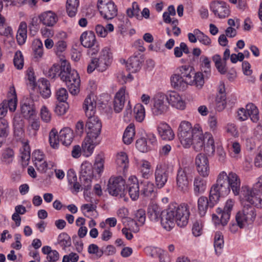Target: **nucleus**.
Listing matches in <instances>:
<instances>
[{
  "mask_svg": "<svg viewBox=\"0 0 262 262\" xmlns=\"http://www.w3.org/2000/svg\"><path fill=\"white\" fill-rule=\"evenodd\" d=\"M241 180L233 172L228 174L224 171L217 176L216 183L211 187L209 200L206 196H200L198 200V212L201 216L205 215L209 208H213L219 201L220 198L229 194L231 190L235 195L240 192Z\"/></svg>",
  "mask_w": 262,
  "mask_h": 262,
  "instance_id": "1",
  "label": "nucleus"
},
{
  "mask_svg": "<svg viewBox=\"0 0 262 262\" xmlns=\"http://www.w3.org/2000/svg\"><path fill=\"white\" fill-rule=\"evenodd\" d=\"M190 212L188 205L176 203L171 204L165 210L161 211L157 205L148 207L147 215L151 221H157L161 217L162 227L167 231H170L174 226L175 223L180 227H183L188 223Z\"/></svg>",
  "mask_w": 262,
  "mask_h": 262,
  "instance_id": "2",
  "label": "nucleus"
},
{
  "mask_svg": "<svg viewBox=\"0 0 262 262\" xmlns=\"http://www.w3.org/2000/svg\"><path fill=\"white\" fill-rule=\"evenodd\" d=\"M95 108L96 102L90 97H87L83 103V109L88 118L85 125L87 136L98 138L101 130L102 123L99 118L94 115Z\"/></svg>",
  "mask_w": 262,
  "mask_h": 262,
  "instance_id": "3",
  "label": "nucleus"
},
{
  "mask_svg": "<svg viewBox=\"0 0 262 262\" xmlns=\"http://www.w3.org/2000/svg\"><path fill=\"white\" fill-rule=\"evenodd\" d=\"M191 138V145H193L195 151H200L204 148L209 154H213L215 152L214 139L210 133L206 132L203 134L202 130L194 127L193 137Z\"/></svg>",
  "mask_w": 262,
  "mask_h": 262,
  "instance_id": "4",
  "label": "nucleus"
},
{
  "mask_svg": "<svg viewBox=\"0 0 262 262\" xmlns=\"http://www.w3.org/2000/svg\"><path fill=\"white\" fill-rule=\"evenodd\" d=\"M62 71L59 74L61 80L66 82L69 91L72 95L79 92L80 80L77 71L72 70L70 64L66 61L62 62Z\"/></svg>",
  "mask_w": 262,
  "mask_h": 262,
  "instance_id": "5",
  "label": "nucleus"
},
{
  "mask_svg": "<svg viewBox=\"0 0 262 262\" xmlns=\"http://www.w3.org/2000/svg\"><path fill=\"white\" fill-rule=\"evenodd\" d=\"M238 195L242 199L243 207L242 210L236 213L235 221L240 228H243L248 225L251 224L255 220L256 216L254 206L250 204L248 201L244 200L241 196V188Z\"/></svg>",
  "mask_w": 262,
  "mask_h": 262,
  "instance_id": "6",
  "label": "nucleus"
},
{
  "mask_svg": "<svg viewBox=\"0 0 262 262\" xmlns=\"http://www.w3.org/2000/svg\"><path fill=\"white\" fill-rule=\"evenodd\" d=\"M193 172L191 166L179 167L177 172L176 184L180 191L185 192L188 190L189 179L191 178Z\"/></svg>",
  "mask_w": 262,
  "mask_h": 262,
  "instance_id": "7",
  "label": "nucleus"
},
{
  "mask_svg": "<svg viewBox=\"0 0 262 262\" xmlns=\"http://www.w3.org/2000/svg\"><path fill=\"white\" fill-rule=\"evenodd\" d=\"M125 182L122 177H111L107 184V190L109 193L113 196L120 198H124V200L127 201L125 198Z\"/></svg>",
  "mask_w": 262,
  "mask_h": 262,
  "instance_id": "8",
  "label": "nucleus"
},
{
  "mask_svg": "<svg viewBox=\"0 0 262 262\" xmlns=\"http://www.w3.org/2000/svg\"><path fill=\"white\" fill-rule=\"evenodd\" d=\"M172 167L165 162H159L156 168L155 178L156 186L161 188L167 181L169 172L172 170Z\"/></svg>",
  "mask_w": 262,
  "mask_h": 262,
  "instance_id": "9",
  "label": "nucleus"
},
{
  "mask_svg": "<svg viewBox=\"0 0 262 262\" xmlns=\"http://www.w3.org/2000/svg\"><path fill=\"white\" fill-rule=\"evenodd\" d=\"M194 127L187 121H183L178 128V137L181 143L185 148H188L191 145V138L193 137Z\"/></svg>",
  "mask_w": 262,
  "mask_h": 262,
  "instance_id": "10",
  "label": "nucleus"
},
{
  "mask_svg": "<svg viewBox=\"0 0 262 262\" xmlns=\"http://www.w3.org/2000/svg\"><path fill=\"white\" fill-rule=\"evenodd\" d=\"M234 204V201L229 199L226 201L223 210L220 208H217L218 215H212V220L216 225L221 224L223 226H225L227 224Z\"/></svg>",
  "mask_w": 262,
  "mask_h": 262,
  "instance_id": "11",
  "label": "nucleus"
},
{
  "mask_svg": "<svg viewBox=\"0 0 262 262\" xmlns=\"http://www.w3.org/2000/svg\"><path fill=\"white\" fill-rule=\"evenodd\" d=\"M151 111L155 116H159L166 113L169 105L166 95L163 93L156 94L152 100Z\"/></svg>",
  "mask_w": 262,
  "mask_h": 262,
  "instance_id": "12",
  "label": "nucleus"
},
{
  "mask_svg": "<svg viewBox=\"0 0 262 262\" xmlns=\"http://www.w3.org/2000/svg\"><path fill=\"white\" fill-rule=\"evenodd\" d=\"M97 7L104 19H112L117 14V7L111 0H99Z\"/></svg>",
  "mask_w": 262,
  "mask_h": 262,
  "instance_id": "13",
  "label": "nucleus"
},
{
  "mask_svg": "<svg viewBox=\"0 0 262 262\" xmlns=\"http://www.w3.org/2000/svg\"><path fill=\"white\" fill-rule=\"evenodd\" d=\"M261 192L251 191L248 186L241 188V196L244 200L248 201L250 204L257 208H262V199L259 196V193Z\"/></svg>",
  "mask_w": 262,
  "mask_h": 262,
  "instance_id": "14",
  "label": "nucleus"
},
{
  "mask_svg": "<svg viewBox=\"0 0 262 262\" xmlns=\"http://www.w3.org/2000/svg\"><path fill=\"white\" fill-rule=\"evenodd\" d=\"M156 144L157 139L155 135L148 133L146 135L145 137H142L137 140L136 146L141 152H146L152 149Z\"/></svg>",
  "mask_w": 262,
  "mask_h": 262,
  "instance_id": "15",
  "label": "nucleus"
},
{
  "mask_svg": "<svg viewBox=\"0 0 262 262\" xmlns=\"http://www.w3.org/2000/svg\"><path fill=\"white\" fill-rule=\"evenodd\" d=\"M96 59L97 65V70L99 72H103L111 65L112 61V55L109 48H105L101 51L100 55Z\"/></svg>",
  "mask_w": 262,
  "mask_h": 262,
  "instance_id": "16",
  "label": "nucleus"
},
{
  "mask_svg": "<svg viewBox=\"0 0 262 262\" xmlns=\"http://www.w3.org/2000/svg\"><path fill=\"white\" fill-rule=\"evenodd\" d=\"M210 8L214 15H217L221 18L227 17L230 13L229 6L224 1H216L212 2L210 5Z\"/></svg>",
  "mask_w": 262,
  "mask_h": 262,
  "instance_id": "17",
  "label": "nucleus"
},
{
  "mask_svg": "<svg viewBox=\"0 0 262 262\" xmlns=\"http://www.w3.org/2000/svg\"><path fill=\"white\" fill-rule=\"evenodd\" d=\"M195 163L199 174L207 177L209 174V165L207 157L204 154H198L195 160Z\"/></svg>",
  "mask_w": 262,
  "mask_h": 262,
  "instance_id": "18",
  "label": "nucleus"
},
{
  "mask_svg": "<svg viewBox=\"0 0 262 262\" xmlns=\"http://www.w3.org/2000/svg\"><path fill=\"white\" fill-rule=\"evenodd\" d=\"M40 23L45 26L52 27L57 23L58 20L57 14L52 11H47L38 15Z\"/></svg>",
  "mask_w": 262,
  "mask_h": 262,
  "instance_id": "19",
  "label": "nucleus"
},
{
  "mask_svg": "<svg viewBox=\"0 0 262 262\" xmlns=\"http://www.w3.org/2000/svg\"><path fill=\"white\" fill-rule=\"evenodd\" d=\"M99 141L95 137L86 136L82 144V150L86 157L90 156L93 152L95 147L98 144Z\"/></svg>",
  "mask_w": 262,
  "mask_h": 262,
  "instance_id": "20",
  "label": "nucleus"
},
{
  "mask_svg": "<svg viewBox=\"0 0 262 262\" xmlns=\"http://www.w3.org/2000/svg\"><path fill=\"white\" fill-rule=\"evenodd\" d=\"M159 135L163 140L170 141L174 137V134L170 126L165 122H161L157 126Z\"/></svg>",
  "mask_w": 262,
  "mask_h": 262,
  "instance_id": "21",
  "label": "nucleus"
},
{
  "mask_svg": "<svg viewBox=\"0 0 262 262\" xmlns=\"http://www.w3.org/2000/svg\"><path fill=\"white\" fill-rule=\"evenodd\" d=\"M166 95L168 105L171 104L172 106L179 110L185 108V102L178 93L176 92H171Z\"/></svg>",
  "mask_w": 262,
  "mask_h": 262,
  "instance_id": "22",
  "label": "nucleus"
},
{
  "mask_svg": "<svg viewBox=\"0 0 262 262\" xmlns=\"http://www.w3.org/2000/svg\"><path fill=\"white\" fill-rule=\"evenodd\" d=\"M142 62L140 54L130 57L126 63L127 70L131 73H136L141 69Z\"/></svg>",
  "mask_w": 262,
  "mask_h": 262,
  "instance_id": "23",
  "label": "nucleus"
},
{
  "mask_svg": "<svg viewBox=\"0 0 262 262\" xmlns=\"http://www.w3.org/2000/svg\"><path fill=\"white\" fill-rule=\"evenodd\" d=\"M128 193L133 200H136L138 199L140 194V187L139 182L136 177H132L129 179Z\"/></svg>",
  "mask_w": 262,
  "mask_h": 262,
  "instance_id": "24",
  "label": "nucleus"
},
{
  "mask_svg": "<svg viewBox=\"0 0 262 262\" xmlns=\"http://www.w3.org/2000/svg\"><path fill=\"white\" fill-rule=\"evenodd\" d=\"M125 89L122 87L116 93L114 100V108L116 113L120 112L124 107Z\"/></svg>",
  "mask_w": 262,
  "mask_h": 262,
  "instance_id": "25",
  "label": "nucleus"
},
{
  "mask_svg": "<svg viewBox=\"0 0 262 262\" xmlns=\"http://www.w3.org/2000/svg\"><path fill=\"white\" fill-rule=\"evenodd\" d=\"M21 113L26 119H29L35 115V110L32 100L26 99L21 103Z\"/></svg>",
  "mask_w": 262,
  "mask_h": 262,
  "instance_id": "26",
  "label": "nucleus"
},
{
  "mask_svg": "<svg viewBox=\"0 0 262 262\" xmlns=\"http://www.w3.org/2000/svg\"><path fill=\"white\" fill-rule=\"evenodd\" d=\"M116 164L120 172L125 173L128 166V159L125 152H120L116 156Z\"/></svg>",
  "mask_w": 262,
  "mask_h": 262,
  "instance_id": "27",
  "label": "nucleus"
},
{
  "mask_svg": "<svg viewBox=\"0 0 262 262\" xmlns=\"http://www.w3.org/2000/svg\"><path fill=\"white\" fill-rule=\"evenodd\" d=\"M81 45L85 47H92L95 43H98L96 40V36L93 31H86L83 32L80 36Z\"/></svg>",
  "mask_w": 262,
  "mask_h": 262,
  "instance_id": "28",
  "label": "nucleus"
},
{
  "mask_svg": "<svg viewBox=\"0 0 262 262\" xmlns=\"http://www.w3.org/2000/svg\"><path fill=\"white\" fill-rule=\"evenodd\" d=\"M73 133L71 128L65 127L62 129L59 134V140L64 145H70L73 139Z\"/></svg>",
  "mask_w": 262,
  "mask_h": 262,
  "instance_id": "29",
  "label": "nucleus"
},
{
  "mask_svg": "<svg viewBox=\"0 0 262 262\" xmlns=\"http://www.w3.org/2000/svg\"><path fill=\"white\" fill-rule=\"evenodd\" d=\"M192 67L186 65L182 66L179 69L180 76L183 77L185 82L190 85L193 84V76L194 73L192 72Z\"/></svg>",
  "mask_w": 262,
  "mask_h": 262,
  "instance_id": "30",
  "label": "nucleus"
},
{
  "mask_svg": "<svg viewBox=\"0 0 262 262\" xmlns=\"http://www.w3.org/2000/svg\"><path fill=\"white\" fill-rule=\"evenodd\" d=\"M170 81L172 86L179 90H185L188 85V84L185 82L183 77H181L179 74L172 75L171 76Z\"/></svg>",
  "mask_w": 262,
  "mask_h": 262,
  "instance_id": "31",
  "label": "nucleus"
},
{
  "mask_svg": "<svg viewBox=\"0 0 262 262\" xmlns=\"http://www.w3.org/2000/svg\"><path fill=\"white\" fill-rule=\"evenodd\" d=\"M207 186V182L205 180L199 176L195 177L193 181V190L195 195L198 196L204 193Z\"/></svg>",
  "mask_w": 262,
  "mask_h": 262,
  "instance_id": "32",
  "label": "nucleus"
},
{
  "mask_svg": "<svg viewBox=\"0 0 262 262\" xmlns=\"http://www.w3.org/2000/svg\"><path fill=\"white\" fill-rule=\"evenodd\" d=\"M248 117H250L251 120L256 123L259 120V111L257 106L252 103H249L246 105Z\"/></svg>",
  "mask_w": 262,
  "mask_h": 262,
  "instance_id": "33",
  "label": "nucleus"
},
{
  "mask_svg": "<svg viewBox=\"0 0 262 262\" xmlns=\"http://www.w3.org/2000/svg\"><path fill=\"white\" fill-rule=\"evenodd\" d=\"M141 193L145 196H151L154 193L155 186L152 183L145 180L140 183Z\"/></svg>",
  "mask_w": 262,
  "mask_h": 262,
  "instance_id": "34",
  "label": "nucleus"
},
{
  "mask_svg": "<svg viewBox=\"0 0 262 262\" xmlns=\"http://www.w3.org/2000/svg\"><path fill=\"white\" fill-rule=\"evenodd\" d=\"M27 25L25 21L20 23L16 35L17 40L19 45L24 44L27 38Z\"/></svg>",
  "mask_w": 262,
  "mask_h": 262,
  "instance_id": "35",
  "label": "nucleus"
},
{
  "mask_svg": "<svg viewBox=\"0 0 262 262\" xmlns=\"http://www.w3.org/2000/svg\"><path fill=\"white\" fill-rule=\"evenodd\" d=\"M135 135V126L129 124L125 129L123 136V141L125 144H130L133 141Z\"/></svg>",
  "mask_w": 262,
  "mask_h": 262,
  "instance_id": "36",
  "label": "nucleus"
},
{
  "mask_svg": "<svg viewBox=\"0 0 262 262\" xmlns=\"http://www.w3.org/2000/svg\"><path fill=\"white\" fill-rule=\"evenodd\" d=\"M214 239V247L215 253L217 255H220L224 247V238L222 233L216 232L215 234Z\"/></svg>",
  "mask_w": 262,
  "mask_h": 262,
  "instance_id": "37",
  "label": "nucleus"
},
{
  "mask_svg": "<svg viewBox=\"0 0 262 262\" xmlns=\"http://www.w3.org/2000/svg\"><path fill=\"white\" fill-rule=\"evenodd\" d=\"M50 86L49 81L46 79H43L39 84L38 88L40 94L45 98H48L51 95V92Z\"/></svg>",
  "mask_w": 262,
  "mask_h": 262,
  "instance_id": "38",
  "label": "nucleus"
},
{
  "mask_svg": "<svg viewBox=\"0 0 262 262\" xmlns=\"http://www.w3.org/2000/svg\"><path fill=\"white\" fill-rule=\"evenodd\" d=\"M79 6V0H67V12L70 17L75 16Z\"/></svg>",
  "mask_w": 262,
  "mask_h": 262,
  "instance_id": "39",
  "label": "nucleus"
},
{
  "mask_svg": "<svg viewBox=\"0 0 262 262\" xmlns=\"http://www.w3.org/2000/svg\"><path fill=\"white\" fill-rule=\"evenodd\" d=\"M200 62L202 71L206 74V78H208L211 72L210 60L207 56L202 55L200 57Z\"/></svg>",
  "mask_w": 262,
  "mask_h": 262,
  "instance_id": "40",
  "label": "nucleus"
},
{
  "mask_svg": "<svg viewBox=\"0 0 262 262\" xmlns=\"http://www.w3.org/2000/svg\"><path fill=\"white\" fill-rule=\"evenodd\" d=\"M139 6L136 2L132 4L131 8H129L126 10V13L128 17H136L138 19H142V16L140 15Z\"/></svg>",
  "mask_w": 262,
  "mask_h": 262,
  "instance_id": "41",
  "label": "nucleus"
},
{
  "mask_svg": "<svg viewBox=\"0 0 262 262\" xmlns=\"http://www.w3.org/2000/svg\"><path fill=\"white\" fill-rule=\"evenodd\" d=\"M163 251L160 248L152 246L146 247L144 249L146 255L154 258H158L161 253H163Z\"/></svg>",
  "mask_w": 262,
  "mask_h": 262,
  "instance_id": "42",
  "label": "nucleus"
},
{
  "mask_svg": "<svg viewBox=\"0 0 262 262\" xmlns=\"http://www.w3.org/2000/svg\"><path fill=\"white\" fill-rule=\"evenodd\" d=\"M80 173L83 177H91L93 173V167L89 162H84L81 165Z\"/></svg>",
  "mask_w": 262,
  "mask_h": 262,
  "instance_id": "43",
  "label": "nucleus"
},
{
  "mask_svg": "<svg viewBox=\"0 0 262 262\" xmlns=\"http://www.w3.org/2000/svg\"><path fill=\"white\" fill-rule=\"evenodd\" d=\"M134 111L136 120L140 122H142L145 116L144 106L141 104H137L135 106Z\"/></svg>",
  "mask_w": 262,
  "mask_h": 262,
  "instance_id": "44",
  "label": "nucleus"
},
{
  "mask_svg": "<svg viewBox=\"0 0 262 262\" xmlns=\"http://www.w3.org/2000/svg\"><path fill=\"white\" fill-rule=\"evenodd\" d=\"M14 156L13 150L10 148H7L3 151L1 160L6 164H10L13 161Z\"/></svg>",
  "mask_w": 262,
  "mask_h": 262,
  "instance_id": "45",
  "label": "nucleus"
},
{
  "mask_svg": "<svg viewBox=\"0 0 262 262\" xmlns=\"http://www.w3.org/2000/svg\"><path fill=\"white\" fill-rule=\"evenodd\" d=\"M58 244L63 249H65L71 245V238L67 233H61L58 237Z\"/></svg>",
  "mask_w": 262,
  "mask_h": 262,
  "instance_id": "46",
  "label": "nucleus"
},
{
  "mask_svg": "<svg viewBox=\"0 0 262 262\" xmlns=\"http://www.w3.org/2000/svg\"><path fill=\"white\" fill-rule=\"evenodd\" d=\"M49 139L50 145L54 148L58 147L59 142V135L57 136V132L55 129H52L49 133Z\"/></svg>",
  "mask_w": 262,
  "mask_h": 262,
  "instance_id": "47",
  "label": "nucleus"
},
{
  "mask_svg": "<svg viewBox=\"0 0 262 262\" xmlns=\"http://www.w3.org/2000/svg\"><path fill=\"white\" fill-rule=\"evenodd\" d=\"M135 218L138 223L132 222V223L138 226L143 225L145 221V211L142 209L137 210L135 213Z\"/></svg>",
  "mask_w": 262,
  "mask_h": 262,
  "instance_id": "48",
  "label": "nucleus"
},
{
  "mask_svg": "<svg viewBox=\"0 0 262 262\" xmlns=\"http://www.w3.org/2000/svg\"><path fill=\"white\" fill-rule=\"evenodd\" d=\"M151 165L147 161H143L141 165V172L143 178L148 179L151 175Z\"/></svg>",
  "mask_w": 262,
  "mask_h": 262,
  "instance_id": "49",
  "label": "nucleus"
},
{
  "mask_svg": "<svg viewBox=\"0 0 262 262\" xmlns=\"http://www.w3.org/2000/svg\"><path fill=\"white\" fill-rule=\"evenodd\" d=\"M62 63L61 65L54 64L48 71L47 76L50 78H54L62 71Z\"/></svg>",
  "mask_w": 262,
  "mask_h": 262,
  "instance_id": "50",
  "label": "nucleus"
},
{
  "mask_svg": "<svg viewBox=\"0 0 262 262\" xmlns=\"http://www.w3.org/2000/svg\"><path fill=\"white\" fill-rule=\"evenodd\" d=\"M39 29V25L38 20L37 17H33L31 19L29 24V30L30 33L34 36L35 35Z\"/></svg>",
  "mask_w": 262,
  "mask_h": 262,
  "instance_id": "51",
  "label": "nucleus"
},
{
  "mask_svg": "<svg viewBox=\"0 0 262 262\" xmlns=\"http://www.w3.org/2000/svg\"><path fill=\"white\" fill-rule=\"evenodd\" d=\"M14 66L18 70L23 69L24 66L23 56L20 51H17L13 59Z\"/></svg>",
  "mask_w": 262,
  "mask_h": 262,
  "instance_id": "52",
  "label": "nucleus"
},
{
  "mask_svg": "<svg viewBox=\"0 0 262 262\" xmlns=\"http://www.w3.org/2000/svg\"><path fill=\"white\" fill-rule=\"evenodd\" d=\"M226 95L225 93L218 94L215 101L218 111H222L226 107Z\"/></svg>",
  "mask_w": 262,
  "mask_h": 262,
  "instance_id": "53",
  "label": "nucleus"
},
{
  "mask_svg": "<svg viewBox=\"0 0 262 262\" xmlns=\"http://www.w3.org/2000/svg\"><path fill=\"white\" fill-rule=\"evenodd\" d=\"M206 77V74H203L201 72L195 73L193 76V83H194L197 87L202 88L204 83V78Z\"/></svg>",
  "mask_w": 262,
  "mask_h": 262,
  "instance_id": "54",
  "label": "nucleus"
},
{
  "mask_svg": "<svg viewBox=\"0 0 262 262\" xmlns=\"http://www.w3.org/2000/svg\"><path fill=\"white\" fill-rule=\"evenodd\" d=\"M33 50L35 58H40L42 57L43 54V45L40 40H37L34 42Z\"/></svg>",
  "mask_w": 262,
  "mask_h": 262,
  "instance_id": "55",
  "label": "nucleus"
},
{
  "mask_svg": "<svg viewBox=\"0 0 262 262\" xmlns=\"http://www.w3.org/2000/svg\"><path fill=\"white\" fill-rule=\"evenodd\" d=\"M5 103L6 107L8 109L9 108L11 112L15 111L17 106V98L15 94L12 98L8 99V100H4L3 101Z\"/></svg>",
  "mask_w": 262,
  "mask_h": 262,
  "instance_id": "56",
  "label": "nucleus"
},
{
  "mask_svg": "<svg viewBox=\"0 0 262 262\" xmlns=\"http://www.w3.org/2000/svg\"><path fill=\"white\" fill-rule=\"evenodd\" d=\"M88 251L90 254H95L97 258L101 257L103 255L102 249H100L97 245L94 244L89 246Z\"/></svg>",
  "mask_w": 262,
  "mask_h": 262,
  "instance_id": "57",
  "label": "nucleus"
},
{
  "mask_svg": "<svg viewBox=\"0 0 262 262\" xmlns=\"http://www.w3.org/2000/svg\"><path fill=\"white\" fill-rule=\"evenodd\" d=\"M198 31V40L205 46H210L211 43L210 38L199 29Z\"/></svg>",
  "mask_w": 262,
  "mask_h": 262,
  "instance_id": "58",
  "label": "nucleus"
},
{
  "mask_svg": "<svg viewBox=\"0 0 262 262\" xmlns=\"http://www.w3.org/2000/svg\"><path fill=\"white\" fill-rule=\"evenodd\" d=\"M56 95L57 99L60 102H64L68 98V94L66 89L60 88L57 91Z\"/></svg>",
  "mask_w": 262,
  "mask_h": 262,
  "instance_id": "59",
  "label": "nucleus"
},
{
  "mask_svg": "<svg viewBox=\"0 0 262 262\" xmlns=\"http://www.w3.org/2000/svg\"><path fill=\"white\" fill-rule=\"evenodd\" d=\"M40 117L45 122H49L51 119V114L46 106H42L40 110Z\"/></svg>",
  "mask_w": 262,
  "mask_h": 262,
  "instance_id": "60",
  "label": "nucleus"
},
{
  "mask_svg": "<svg viewBox=\"0 0 262 262\" xmlns=\"http://www.w3.org/2000/svg\"><path fill=\"white\" fill-rule=\"evenodd\" d=\"M67 43L63 40L58 41L54 47L55 52L58 56H60L61 54L66 50Z\"/></svg>",
  "mask_w": 262,
  "mask_h": 262,
  "instance_id": "61",
  "label": "nucleus"
},
{
  "mask_svg": "<svg viewBox=\"0 0 262 262\" xmlns=\"http://www.w3.org/2000/svg\"><path fill=\"white\" fill-rule=\"evenodd\" d=\"M67 110V105L59 102L54 108L55 113L58 116L64 115Z\"/></svg>",
  "mask_w": 262,
  "mask_h": 262,
  "instance_id": "62",
  "label": "nucleus"
},
{
  "mask_svg": "<svg viewBox=\"0 0 262 262\" xmlns=\"http://www.w3.org/2000/svg\"><path fill=\"white\" fill-rule=\"evenodd\" d=\"M9 132V126L7 120L5 119H0V133L8 136Z\"/></svg>",
  "mask_w": 262,
  "mask_h": 262,
  "instance_id": "63",
  "label": "nucleus"
},
{
  "mask_svg": "<svg viewBox=\"0 0 262 262\" xmlns=\"http://www.w3.org/2000/svg\"><path fill=\"white\" fill-rule=\"evenodd\" d=\"M40 127V122L39 121L36 120H33L29 127L30 134L32 136L35 137L37 134V131L38 130Z\"/></svg>",
  "mask_w": 262,
  "mask_h": 262,
  "instance_id": "64",
  "label": "nucleus"
}]
</instances>
